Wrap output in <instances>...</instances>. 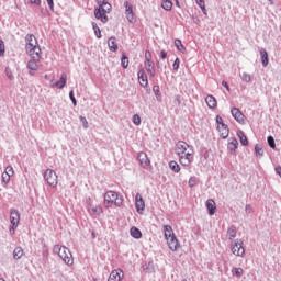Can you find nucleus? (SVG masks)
Wrapping results in <instances>:
<instances>
[{
  "instance_id": "obj_10",
  "label": "nucleus",
  "mask_w": 281,
  "mask_h": 281,
  "mask_svg": "<svg viewBox=\"0 0 281 281\" xmlns=\"http://www.w3.org/2000/svg\"><path fill=\"white\" fill-rule=\"evenodd\" d=\"M44 179L52 188H56V186H58V176L56 175V171L52 169H47L44 172Z\"/></svg>"
},
{
  "instance_id": "obj_8",
  "label": "nucleus",
  "mask_w": 281,
  "mask_h": 281,
  "mask_svg": "<svg viewBox=\"0 0 281 281\" xmlns=\"http://www.w3.org/2000/svg\"><path fill=\"white\" fill-rule=\"evenodd\" d=\"M217 131L222 139H227L229 137V126L223 122V117L221 115L216 116Z\"/></svg>"
},
{
  "instance_id": "obj_37",
  "label": "nucleus",
  "mask_w": 281,
  "mask_h": 281,
  "mask_svg": "<svg viewBox=\"0 0 281 281\" xmlns=\"http://www.w3.org/2000/svg\"><path fill=\"white\" fill-rule=\"evenodd\" d=\"M121 65H122L123 69H127L128 68V57L126 55L122 56Z\"/></svg>"
},
{
  "instance_id": "obj_39",
  "label": "nucleus",
  "mask_w": 281,
  "mask_h": 281,
  "mask_svg": "<svg viewBox=\"0 0 281 281\" xmlns=\"http://www.w3.org/2000/svg\"><path fill=\"white\" fill-rule=\"evenodd\" d=\"M133 124H135V126H139V124H142V117H139V114H135L133 116Z\"/></svg>"
},
{
  "instance_id": "obj_2",
  "label": "nucleus",
  "mask_w": 281,
  "mask_h": 281,
  "mask_svg": "<svg viewBox=\"0 0 281 281\" xmlns=\"http://www.w3.org/2000/svg\"><path fill=\"white\" fill-rule=\"evenodd\" d=\"M103 204L106 210L110 207H122L124 205V198L115 191H106L103 195Z\"/></svg>"
},
{
  "instance_id": "obj_51",
  "label": "nucleus",
  "mask_w": 281,
  "mask_h": 281,
  "mask_svg": "<svg viewBox=\"0 0 281 281\" xmlns=\"http://www.w3.org/2000/svg\"><path fill=\"white\" fill-rule=\"evenodd\" d=\"M30 5H41V0H27Z\"/></svg>"
},
{
  "instance_id": "obj_6",
  "label": "nucleus",
  "mask_w": 281,
  "mask_h": 281,
  "mask_svg": "<svg viewBox=\"0 0 281 281\" xmlns=\"http://www.w3.org/2000/svg\"><path fill=\"white\" fill-rule=\"evenodd\" d=\"M179 162L184 168H188V166H191L192 161H194V148L188 149L187 153L178 155Z\"/></svg>"
},
{
  "instance_id": "obj_29",
  "label": "nucleus",
  "mask_w": 281,
  "mask_h": 281,
  "mask_svg": "<svg viewBox=\"0 0 281 281\" xmlns=\"http://www.w3.org/2000/svg\"><path fill=\"white\" fill-rule=\"evenodd\" d=\"M169 168L170 170H172V172H181V167L179 166V164L175 160H171L169 162Z\"/></svg>"
},
{
  "instance_id": "obj_32",
  "label": "nucleus",
  "mask_w": 281,
  "mask_h": 281,
  "mask_svg": "<svg viewBox=\"0 0 281 281\" xmlns=\"http://www.w3.org/2000/svg\"><path fill=\"white\" fill-rule=\"evenodd\" d=\"M161 8H164L167 12H170V10H172V1L162 0Z\"/></svg>"
},
{
  "instance_id": "obj_24",
  "label": "nucleus",
  "mask_w": 281,
  "mask_h": 281,
  "mask_svg": "<svg viewBox=\"0 0 281 281\" xmlns=\"http://www.w3.org/2000/svg\"><path fill=\"white\" fill-rule=\"evenodd\" d=\"M237 136L239 137L241 146H247L249 144V140L247 139V136L245 135V132L241 130L237 131Z\"/></svg>"
},
{
  "instance_id": "obj_40",
  "label": "nucleus",
  "mask_w": 281,
  "mask_h": 281,
  "mask_svg": "<svg viewBox=\"0 0 281 281\" xmlns=\"http://www.w3.org/2000/svg\"><path fill=\"white\" fill-rule=\"evenodd\" d=\"M255 151H256V156H257V157H262V155H263L262 146L256 145V146H255Z\"/></svg>"
},
{
  "instance_id": "obj_55",
  "label": "nucleus",
  "mask_w": 281,
  "mask_h": 281,
  "mask_svg": "<svg viewBox=\"0 0 281 281\" xmlns=\"http://www.w3.org/2000/svg\"><path fill=\"white\" fill-rule=\"evenodd\" d=\"M91 235H92V238H95V232H92Z\"/></svg>"
},
{
  "instance_id": "obj_34",
  "label": "nucleus",
  "mask_w": 281,
  "mask_h": 281,
  "mask_svg": "<svg viewBox=\"0 0 281 281\" xmlns=\"http://www.w3.org/2000/svg\"><path fill=\"white\" fill-rule=\"evenodd\" d=\"M175 45H176L178 52L186 54V46H183V43H181V40H175Z\"/></svg>"
},
{
  "instance_id": "obj_14",
  "label": "nucleus",
  "mask_w": 281,
  "mask_h": 281,
  "mask_svg": "<svg viewBox=\"0 0 281 281\" xmlns=\"http://www.w3.org/2000/svg\"><path fill=\"white\" fill-rule=\"evenodd\" d=\"M125 16L128 23H135V13H133V5L128 1L124 2Z\"/></svg>"
},
{
  "instance_id": "obj_4",
  "label": "nucleus",
  "mask_w": 281,
  "mask_h": 281,
  "mask_svg": "<svg viewBox=\"0 0 281 281\" xmlns=\"http://www.w3.org/2000/svg\"><path fill=\"white\" fill-rule=\"evenodd\" d=\"M25 52L27 56H38V54H43L41 45H38V40H36L34 34H27L25 36Z\"/></svg>"
},
{
  "instance_id": "obj_19",
  "label": "nucleus",
  "mask_w": 281,
  "mask_h": 281,
  "mask_svg": "<svg viewBox=\"0 0 281 281\" xmlns=\"http://www.w3.org/2000/svg\"><path fill=\"white\" fill-rule=\"evenodd\" d=\"M137 76L140 87H148V75H146V71H144V69H140Z\"/></svg>"
},
{
  "instance_id": "obj_1",
  "label": "nucleus",
  "mask_w": 281,
  "mask_h": 281,
  "mask_svg": "<svg viewBox=\"0 0 281 281\" xmlns=\"http://www.w3.org/2000/svg\"><path fill=\"white\" fill-rule=\"evenodd\" d=\"M98 8L94 9V16L101 23H109V14H111V10L113 7L106 0H97Z\"/></svg>"
},
{
  "instance_id": "obj_16",
  "label": "nucleus",
  "mask_w": 281,
  "mask_h": 281,
  "mask_svg": "<svg viewBox=\"0 0 281 281\" xmlns=\"http://www.w3.org/2000/svg\"><path fill=\"white\" fill-rule=\"evenodd\" d=\"M135 207L138 214H142V212H144V210L146 209V203L144 202L142 194L139 193H137L135 196Z\"/></svg>"
},
{
  "instance_id": "obj_45",
  "label": "nucleus",
  "mask_w": 281,
  "mask_h": 281,
  "mask_svg": "<svg viewBox=\"0 0 281 281\" xmlns=\"http://www.w3.org/2000/svg\"><path fill=\"white\" fill-rule=\"evenodd\" d=\"M189 188H194L196 186V177H191L188 181Z\"/></svg>"
},
{
  "instance_id": "obj_38",
  "label": "nucleus",
  "mask_w": 281,
  "mask_h": 281,
  "mask_svg": "<svg viewBox=\"0 0 281 281\" xmlns=\"http://www.w3.org/2000/svg\"><path fill=\"white\" fill-rule=\"evenodd\" d=\"M153 92L155 93L157 100H159V98H161V91L159 90V86H154Z\"/></svg>"
},
{
  "instance_id": "obj_42",
  "label": "nucleus",
  "mask_w": 281,
  "mask_h": 281,
  "mask_svg": "<svg viewBox=\"0 0 281 281\" xmlns=\"http://www.w3.org/2000/svg\"><path fill=\"white\" fill-rule=\"evenodd\" d=\"M5 55V43L0 40V56H4Z\"/></svg>"
},
{
  "instance_id": "obj_30",
  "label": "nucleus",
  "mask_w": 281,
  "mask_h": 281,
  "mask_svg": "<svg viewBox=\"0 0 281 281\" xmlns=\"http://www.w3.org/2000/svg\"><path fill=\"white\" fill-rule=\"evenodd\" d=\"M13 258H14V260H20V258H23V248L16 247L13 250Z\"/></svg>"
},
{
  "instance_id": "obj_50",
  "label": "nucleus",
  "mask_w": 281,
  "mask_h": 281,
  "mask_svg": "<svg viewBox=\"0 0 281 281\" xmlns=\"http://www.w3.org/2000/svg\"><path fill=\"white\" fill-rule=\"evenodd\" d=\"M180 64H181V61L179 60V58H176V60L173 61V65H172L175 71H177V69H179Z\"/></svg>"
},
{
  "instance_id": "obj_27",
  "label": "nucleus",
  "mask_w": 281,
  "mask_h": 281,
  "mask_svg": "<svg viewBox=\"0 0 281 281\" xmlns=\"http://www.w3.org/2000/svg\"><path fill=\"white\" fill-rule=\"evenodd\" d=\"M130 234H131V237L132 238H136V239H139L142 238V231H139V228L133 226L131 229H130Z\"/></svg>"
},
{
  "instance_id": "obj_23",
  "label": "nucleus",
  "mask_w": 281,
  "mask_h": 281,
  "mask_svg": "<svg viewBox=\"0 0 281 281\" xmlns=\"http://www.w3.org/2000/svg\"><path fill=\"white\" fill-rule=\"evenodd\" d=\"M65 85H67V74H63L59 81H57L52 87H57V89H65Z\"/></svg>"
},
{
  "instance_id": "obj_17",
  "label": "nucleus",
  "mask_w": 281,
  "mask_h": 281,
  "mask_svg": "<svg viewBox=\"0 0 281 281\" xmlns=\"http://www.w3.org/2000/svg\"><path fill=\"white\" fill-rule=\"evenodd\" d=\"M124 280V271L122 269H115L113 270L110 276L108 281H122Z\"/></svg>"
},
{
  "instance_id": "obj_15",
  "label": "nucleus",
  "mask_w": 281,
  "mask_h": 281,
  "mask_svg": "<svg viewBox=\"0 0 281 281\" xmlns=\"http://www.w3.org/2000/svg\"><path fill=\"white\" fill-rule=\"evenodd\" d=\"M88 212L91 216H100V214H102L104 210L102 209V205H95L90 200V203L88 205Z\"/></svg>"
},
{
  "instance_id": "obj_3",
  "label": "nucleus",
  "mask_w": 281,
  "mask_h": 281,
  "mask_svg": "<svg viewBox=\"0 0 281 281\" xmlns=\"http://www.w3.org/2000/svg\"><path fill=\"white\" fill-rule=\"evenodd\" d=\"M162 229H164L165 240L167 241V245L170 251H179V249H181V244L179 243L177 235H175V231L172 229V226L164 225Z\"/></svg>"
},
{
  "instance_id": "obj_56",
  "label": "nucleus",
  "mask_w": 281,
  "mask_h": 281,
  "mask_svg": "<svg viewBox=\"0 0 281 281\" xmlns=\"http://www.w3.org/2000/svg\"><path fill=\"white\" fill-rule=\"evenodd\" d=\"M268 1H270V3H272V2H273V0H268Z\"/></svg>"
},
{
  "instance_id": "obj_18",
  "label": "nucleus",
  "mask_w": 281,
  "mask_h": 281,
  "mask_svg": "<svg viewBox=\"0 0 281 281\" xmlns=\"http://www.w3.org/2000/svg\"><path fill=\"white\" fill-rule=\"evenodd\" d=\"M231 113L236 122H238L239 124H245V114H243V112H240L238 108H233L231 110Z\"/></svg>"
},
{
  "instance_id": "obj_44",
  "label": "nucleus",
  "mask_w": 281,
  "mask_h": 281,
  "mask_svg": "<svg viewBox=\"0 0 281 281\" xmlns=\"http://www.w3.org/2000/svg\"><path fill=\"white\" fill-rule=\"evenodd\" d=\"M268 144L270 148L276 149V139H273V136H268Z\"/></svg>"
},
{
  "instance_id": "obj_11",
  "label": "nucleus",
  "mask_w": 281,
  "mask_h": 281,
  "mask_svg": "<svg viewBox=\"0 0 281 281\" xmlns=\"http://www.w3.org/2000/svg\"><path fill=\"white\" fill-rule=\"evenodd\" d=\"M137 161L139 162V166L144 168V170H150V168H153L150 158H148V154H146V151L138 153Z\"/></svg>"
},
{
  "instance_id": "obj_7",
  "label": "nucleus",
  "mask_w": 281,
  "mask_h": 281,
  "mask_svg": "<svg viewBox=\"0 0 281 281\" xmlns=\"http://www.w3.org/2000/svg\"><path fill=\"white\" fill-rule=\"evenodd\" d=\"M10 223L12 226L9 228V232L10 234H14L16 227H19V223H21V213L16 209L10 211Z\"/></svg>"
},
{
  "instance_id": "obj_47",
  "label": "nucleus",
  "mask_w": 281,
  "mask_h": 281,
  "mask_svg": "<svg viewBox=\"0 0 281 281\" xmlns=\"http://www.w3.org/2000/svg\"><path fill=\"white\" fill-rule=\"evenodd\" d=\"M243 80L244 82H251V75L244 72Z\"/></svg>"
},
{
  "instance_id": "obj_52",
  "label": "nucleus",
  "mask_w": 281,
  "mask_h": 281,
  "mask_svg": "<svg viewBox=\"0 0 281 281\" xmlns=\"http://www.w3.org/2000/svg\"><path fill=\"white\" fill-rule=\"evenodd\" d=\"M48 5H49V9L52 12H54V0H46Z\"/></svg>"
},
{
  "instance_id": "obj_28",
  "label": "nucleus",
  "mask_w": 281,
  "mask_h": 281,
  "mask_svg": "<svg viewBox=\"0 0 281 281\" xmlns=\"http://www.w3.org/2000/svg\"><path fill=\"white\" fill-rule=\"evenodd\" d=\"M260 56H261L262 66L267 67V65H269V54L267 53V50H261Z\"/></svg>"
},
{
  "instance_id": "obj_36",
  "label": "nucleus",
  "mask_w": 281,
  "mask_h": 281,
  "mask_svg": "<svg viewBox=\"0 0 281 281\" xmlns=\"http://www.w3.org/2000/svg\"><path fill=\"white\" fill-rule=\"evenodd\" d=\"M195 3L201 8L203 14H207V9H205V1L204 0H195Z\"/></svg>"
},
{
  "instance_id": "obj_46",
  "label": "nucleus",
  "mask_w": 281,
  "mask_h": 281,
  "mask_svg": "<svg viewBox=\"0 0 281 281\" xmlns=\"http://www.w3.org/2000/svg\"><path fill=\"white\" fill-rule=\"evenodd\" d=\"M10 179H11V177L4 171L2 173V182L3 183H10Z\"/></svg>"
},
{
  "instance_id": "obj_48",
  "label": "nucleus",
  "mask_w": 281,
  "mask_h": 281,
  "mask_svg": "<svg viewBox=\"0 0 281 281\" xmlns=\"http://www.w3.org/2000/svg\"><path fill=\"white\" fill-rule=\"evenodd\" d=\"M69 98H70V100H71V102H72L74 106H77L78 101H76V97H74V90H72V91H70V93H69Z\"/></svg>"
},
{
  "instance_id": "obj_26",
  "label": "nucleus",
  "mask_w": 281,
  "mask_h": 281,
  "mask_svg": "<svg viewBox=\"0 0 281 281\" xmlns=\"http://www.w3.org/2000/svg\"><path fill=\"white\" fill-rule=\"evenodd\" d=\"M108 47L110 52H117V42H115V37H110L108 40Z\"/></svg>"
},
{
  "instance_id": "obj_31",
  "label": "nucleus",
  "mask_w": 281,
  "mask_h": 281,
  "mask_svg": "<svg viewBox=\"0 0 281 281\" xmlns=\"http://www.w3.org/2000/svg\"><path fill=\"white\" fill-rule=\"evenodd\" d=\"M236 226H231L227 231V237L229 240H233V238H236Z\"/></svg>"
},
{
  "instance_id": "obj_35",
  "label": "nucleus",
  "mask_w": 281,
  "mask_h": 281,
  "mask_svg": "<svg viewBox=\"0 0 281 281\" xmlns=\"http://www.w3.org/2000/svg\"><path fill=\"white\" fill-rule=\"evenodd\" d=\"M232 273L233 276H235L236 278H241L243 273H245V271L243 270V268H233L232 269Z\"/></svg>"
},
{
  "instance_id": "obj_22",
  "label": "nucleus",
  "mask_w": 281,
  "mask_h": 281,
  "mask_svg": "<svg viewBox=\"0 0 281 281\" xmlns=\"http://www.w3.org/2000/svg\"><path fill=\"white\" fill-rule=\"evenodd\" d=\"M205 102H206L209 109H216V106L218 104L216 101V98H214V95H210V94L205 98Z\"/></svg>"
},
{
  "instance_id": "obj_54",
  "label": "nucleus",
  "mask_w": 281,
  "mask_h": 281,
  "mask_svg": "<svg viewBox=\"0 0 281 281\" xmlns=\"http://www.w3.org/2000/svg\"><path fill=\"white\" fill-rule=\"evenodd\" d=\"M222 85L225 87L227 91H229V85L227 83V81H223Z\"/></svg>"
},
{
  "instance_id": "obj_33",
  "label": "nucleus",
  "mask_w": 281,
  "mask_h": 281,
  "mask_svg": "<svg viewBox=\"0 0 281 281\" xmlns=\"http://www.w3.org/2000/svg\"><path fill=\"white\" fill-rule=\"evenodd\" d=\"M92 27L97 38H102V31L100 30V26H98V23L92 22Z\"/></svg>"
},
{
  "instance_id": "obj_12",
  "label": "nucleus",
  "mask_w": 281,
  "mask_h": 281,
  "mask_svg": "<svg viewBox=\"0 0 281 281\" xmlns=\"http://www.w3.org/2000/svg\"><path fill=\"white\" fill-rule=\"evenodd\" d=\"M29 56L31 59L27 63V69H30V71H38V64L41 63L43 54Z\"/></svg>"
},
{
  "instance_id": "obj_43",
  "label": "nucleus",
  "mask_w": 281,
  "mask_h": 281,
  "mask_svg": "<svg viewBox=\"0 0 281 281\" xmlns=\"http://www.w3.org/2000/svg\"><path fill=\"white\" fill-rule=\"evenodd\" d=\"M79 120L83 126V128H89V122L87 121V117L85 116H79Z\"/></svg>"
},
{
  "instance_id": "obj_53",
  "label": "nucleus",
  "mask_w": 281,
  "mask_h": 281,
  "mask_svg": "<svg viewBox=\"0 0 281 281\" xmlns=\"http://www.w3.org/2000/svg\"><path fill=\"white\" fill-rule=\"evenodd\" d=\"M168 57V54L166 53V50H161L160 52V58H162V60H165V58Z\"/></svg>"
},
{
  "instance_id": "obj_21",
  "label": "nucleus",
  "mask_w": 281,
  "mask_h": 281,
  "mask_svg": "<svg viewBox=\"0 0 281 281\" xmlns=\"http://www.w3.org/2000/svg\"><path fill=\"white\" fill-rule=\"evenodd\" d=\"M144 65L147 74H149L151 78H155V63L153 60H145Z\"/></svg>"
},
{
  "instance_id": "obj_20",
  "label": "nucleus",
  "mask_w": 281,
  "mask_h": 281,
  "mask_svg": "<svg viewBox=\"0 0 281 281\" xmlns=\"http://www.w3.org/2000/svg\"><path fill=\"white\" fill-rule=\"evenodd\" d=\"M205 205L210 216H214L216 214V202L213 199H209Z\"/></svg>"
},
{
  "instance_id": "obj_25",
  "label": "nucleus",
  "mask_w": 281,
  "mask_h": 281,
  "mask_svg": "<svg viewBox=\"0 0 281 281\" xmlns=\"http://www.w3.org/2000/svg\"><path fill=\"white\" fill-rule=\"evenodd\" d=\"M237 148H238V139L229 138V140H228V149L231 150V153H236Z\"/></svg>"
},
{
  "instance_id": "obj_49",
  "label": "nucleus",
  "mask_w": 281,
  "mask_h": 281,
  "mask_svg": "<svg viewBox=\"0 0 281 281\" xmlns=\"http://www.w3.org/2000/svg\"><path fill=\"white\" fill-rule=\"evenodd\" d=\"M145 60H153V53L150 50L145 52Z\"/></svg>"
},
{
  "instance_id": "obj_13",
  "label": "nucleus",
  "mask_w": 281,
  "mask_h": 281,
  "mask_svg": "<svg viewBox=\"0 0 281 281\" xmlns=\"http://www.w3.org/2000/svg\"><path fill=\"white\" fill-rule=\"evenodd\" d=\"M190 148H194L188 143L180 140L176 144V155H183L184 153H188Z\"/></svg>"
},
{
  "instance_id": "obj_41",
  "label": "nucleus",
  "mask_w": 281,
  "mask_h": 281,
  "mask_svg": "<svg viewBox=\"0 0 281 281\" xmlns=\"http://www.w3.org/2000/svg\"><path fill=\"white\" fill-rule=\"evenodd\" d=\"M4 172L9 176V177H14V168H12V166H8L4 170Z\"/></svg>"
},
{
  "instance_id": "obj_5",
  "label": "nucleus",
  "mask_w": 281,
  "mask_h": 281,
  "mask_svg": "<svg viewBox=\"0 0 281 281\" xmlns=\"http://www.w3.org/2000/svg\"><path fill=\"white\" fill-rule=\"evenodd\" d=\"M54 254H58L59 258L68 265V267H71L74 265V255H71V251L69 248L60 245H55L53 248Z\"/></svg>"
},
{
  "instance_id": "obj_9",
  "label": "nucleus",
  "mask_w": 281,
  "mask_h": 281,
  "mask_svg": "<svg viewBox=\"0 0 281 281\" xmlns=\"http://www.w3.org/2000/svg\"><path fill=\"white\" fill-rule=\"evenodd\" d=\"M231 251L234 256H238L239 258H243L245 256V246L243 244V239H236L231 245Z\"/></svg>"
}]
</instances>
